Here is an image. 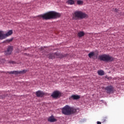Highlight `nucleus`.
Here are the masks:
<instances>
[{"label": "nucleus", "mask_w": 124, "mask_h": 124, "mask_svg": "<svg viewBox=\"0 0 124 124\" xmlns=\"http://www.w3.org/2000/svg\"><path fill=\"white\" fill-rule=\"evenodd\" d=\"M59 95H61V93L60 92L54 91L53 92L51 96H52V97H53V98H58V97H59Z\"/></svg>", "instance_id": "nucleus-9"}, {"label": "nucleus", "mask_w": 124, "mask_h": 124, "mask_svg": "<svg viewBox=\"0 0 124 124\" xmlns=\"http://www.w3.org/2000/svg\"><path fill=\"white\" fill-rule=\"evenodd\" d=\"M112 11H113L114 12H118V11H119V10L117 9L116 8L113 9Z\"/></svg>", "instance_id": "nucleus-21"}, {"label": "nucleus", "mask_w": 124, "mask_h": 124, "mask_svg": "<svg viewBox=\"0 0 124 124\" xmlns=\"http://www.w3.org/2000/svg\"><path fill=\"white\" fill-rule=\"evenodd\" d=\"M12 51H13V46H9L7 49V50L5 51V55H6V56L11 55Z\"/></svg>", "instance_id": "nucleus-8"}, {"label": "nucleus", "mask_w": 124, "mask_h": 124, "mask_svg": "<svg viewBox=\"0 0 124 124\" xmlns=\"http://www.w3.org/2000/svg\"><path fill=\"white\" fill-rule=\"evenodd\" d=\"M97 73L98 75H100V76H103V75H104V71L102 70L98 71Z\"/></svg>", "instance_id": "nucleus-17"}, {"label": "nucleus", "mask_w": 124, "mask_h": 124, "mask_svg": "<svg viewBox=\"0 0 124 124\" xmlns=\"http://www.w3.org/2000/svg\"><path fill=\"white\" fill-rule=\"evenodd\" d=\"M67 3L68 4H70V5H72L75 3V1H74V0H68L67 1Z\"/></svg>", "instance_id": "nucleus-15"}, {"label": "nucleus", "mask_w": 124, "mask_h": 124, "mask_svg": "<svg viewBox=\"0 0 124 124\" xmlns=\"http://www.w3.org/2000/svg\"><path fill=\"white\" fill-rule=\"evenodd\" d=\"M47 58L49 59H55V58H59L60 59H62V58H63L64 55L62 54V53H50L47 55Z\"/></svg>", "instance_id": "nucleus-5"}, {"label": "nucleus", "mask_w": 124, "mask_h": 124, "mask_svg": "<svg viewBox=\"0 0 124 124\" xmlns=\"http://www.w3.org/2000/svg\"><path fill=\"white\" fill-rule=\"evenodd\" d=\"M102 123H104L105 122H106V118H104L102 119Z\"/></svg>", "instance_id": "nucleus-22"}, {"label": "nucleus", "mask_w": 124, "mask_h": 124, "mask_svg": "<svg viewBox=\"0 0 124 124\" xmlns=\"http://www.w3.org/2000/svg\"><path fill=\"white\" fill-rule=\"evenodd\" d=\"M80 98H81V96L79 95H72L70 97V99H74V100H77Z\"/></svg>", "instance_id": "nucleus-10"}, {"label": "nucleus", "mask_w": 124, "mask_h": 124, "mask_svg": "<svg viewBox=\"0 0 124 124\" xmlns=\"http://www.w3.org/2000/svg\"><path fill=\"white\" fill-rule=\"evenodd\" d=\"M78 37H82L85 35V33L83 31H80L78 33Z\"/></svg>", "instance_id": "nucleus-16"}, {"label": "nucleus", "mask_w": 124, "mask_h": 124, "mask_svg": "<svg viewBox=\"0 0 124 124\" xmlns=\"http://www.w3.org/2000/svg\"><path fill=\"white\" fill-rule=\"evenodd\" d=\"M10 63L14 64V63H16V62L15 61H11Z\"/></svg>", "instance_id": "nucleus-24"}, {"label": "nucleus", "mask_w": 124, "mask_h": 124, "mask_svg": "<svg viewBox=\"0 0 124 124\" xmlns=\"http://www.w3.org/2000/svg\"><path fill=\"white\" fill-rule=\"evenodd\" d=\"M5 38V36L4 34L2 33V31H0V40H2Z\"/></svg>", "instance_id": "nucleus-14"}, {"label": "nucleus", "mask_w": 124, "mask_h": 124, "mask_svg": "<svg viewBox=\"0 0 124 124\" xmlns=\"http://www.w3.org/2000/svg\"><path fill=\"white\" fill-rule=\"evenodd\" d=\"M43 50H44V48L43 47H41V50L43 51Z\"/></svg>", "instance_id": "nucleus-25"}, {"label": "nucleus", "mask_w": 124, "mask_h": 124, "mask_svg": "<svg viewBox=\"0 0 124 124\" xmlns=\"http://www.w3.org/2000/svg\"><path fill=\"white\" fill-rule=\"evenodd\" d=\"M61 13L55 11H49L39 16V17L43 18L44 20H50V19H58V18L61 17Z\"/></svg>", "instance_id": "nucleus-1"}, {"label": "nucleus", "mask_w": 124, "mask_h": 124, "mask_svg": "<svg viewBox=\"0 0 124 124\" xmlns=\"http://www.w3.org/2000/svg\"><path fill=\"white\" fill-rule=\"evenodd\" d=\"M27 71H28L27 70H23L20 71H13L11 72H7V73H9V74H16V75H17L18 74H22V73H26Z\"/></svg>", "instance_id": "nucleus-6"}, {"label": "nucleus", "mask_w": 124, "mask_h": 124, "mask_svg": "<svg viewBox=\"0 0 124 124\" xmlns=\"http://www.w3.org/2000/svg\"><path fill=\"white\" fill-rule=\"evenodd\" d=\"M95 55V54L93 51L89 53L88 54V57L92 59L93 57H94V56Z\"/></svg>", "instance_id": "nucleus-18"}, {"label": "nucleus", "mask_w": 124, "mask_h": 124, "mask_svg": "<svg viewBox=\"0 0 124 124\" xmlns=\"http://www.w3.org/2000/svg\"><path fill=\"white\" fill-rule=\"evenodd\" d=\"M36 95L38 97H42L44 96V93L42 91H38L36 92Z\"/></svg>", "instance_id": "nucleus-11"}, {"label": "nucleus", "mask_w": 124, "mask_h": 124, "mask_svg": "<svg viewBox=\"0 0 124 124\" xmlns=\"http://www.w3.org/2000/svg\"><path fill=\"white\" fill-rule=\"evenodd\" d=\"M97 124H101V122H99V121H98L97 122Z\"/></svg>", "instance_id": "nucleus-26"}, {"label": "nucleus", "mask_w": 124, "mask_h": 124, "mask_svg": "<svg viewBox=\"0 0 124 124\" xmlns=\"http://www.w3.org/2000/svg\"><path fill=\"white\" fill-rule=\"evenodd\" d=\"M98 59L100 60V61L106 62H113V61H114V58L108 54H103L102 55H100L98 57Z\"/></svg>", "instance_id": "nucleus-4"}, {"label": "nucleus", "mask_w": 124, "mask_h": 124, "mask_svg": "<svg viewBox=\"0 0 124 124\" xmlns=\"http://www.w3.org/2000/svg\"><path fill=\"white\" fill-rule=\"evenodd\" d=\"M4 97H5L4 95H0V99H2V98H4Z\"/></svg>", "instance_id": "nucleus-23"}, {"label": "nucleus", "mask_w": 124, "mask_h": 124, "mask_svg": "<svg viewBox=\"0 0 124 124\" xmlns=\"http://www.w3.org/2000/svg\"><path fill=\"white\" fill-rule=\"evenodd\" d=\"M62 112L64 115L69 116V115H72V114L76 113L77 110L74 108L66 105L62 108Z\"/></svg>", "instance_id": "nucleus-3"}, {"label": "nucleus", "mask_w": 124, "mask_h": 124, "mask_svg": "<svg viewBox=\"0 0 124 124\" xmlns=\"http://www.w3.org/2000/svg\"><path fill=\"white\" fill-rule=\"evenodd\" d=\"M83 3H84V1L81 0H78L77 1V4H78V5H80V4H83Z\"/></svg>", "instance_id": "nucleus-19"}, {"label": "nucleus", "mask_w": 124, "mask_h": 124, "mask_svg": "<svg viewBox=\"0 0 124 124\" xmlns=\"http://www.w3.org/2000/svg\"><path fill=\"white\" fill-rule=\"evenodd\" d=\"M13 40V38H11L10 39H7V40H6V42H8V43H9V42H12Z\"/></svg>", "instance_id": "nucleus-20"}, {"label": "nucleus", "mask_w": 124, "mask_h": 124, "mask_svg": "<svg viewBox=\"0 0 124 124\" xmlns=\"http://www.w3.org/2000/svg\"><path fill=\"white\" fill-rule=\"evenodd\" d=\"M48 121L50 123H54L55 122H57V119H55L54 116H51L48 119Z\"/></svg>", "instance_id": "nucleus-12"}, {"label": "nucleus", "mask_w": 124, "mask_h": 124, "mask_svg": "<svg viewBox=\"0 0 124 124\" xmlns=\"http://www.w3.org/2000/svg\"><path fill=\"white\" fill-rule=\"evenodd\" d=\"M12 33H13V31H12V30H10L8 31L7 33L4 34V35H5V38H6V37H7V36H9V35H11Z\"/></svg>", "instance_id": "nucleus-13"}, {"label": "nucleus", "mask_w": 124, "mask_h": 124, "mask_svg": "<svg viewBox=\"0 0 124 124\" xmlns=\"http://www.w3.org/2000/svg\"><path fill=\"white\" fill-rule=\"evenodd\" d=\"M105 90L106 91V93H113L114 91V87H113L112 86L106 87Z\"/></svg>", "instance_id": "nucleus-7"}, {"label": "nucleus", "mask_w": 124, "mask_h": 124, "mask_svg": "<svg viewBox=\"0 0 124 124\" xmlns=\"http://www.w3.org/2000/svg\"><path fill=\"white\" fill-rule=\"evenodd\" d=\"M72 19L77 21L88 18V15L81 11H76L72 14Z\"/></svg>", "instance_id": "nucleus-2"}]
</instances>
